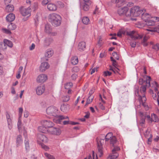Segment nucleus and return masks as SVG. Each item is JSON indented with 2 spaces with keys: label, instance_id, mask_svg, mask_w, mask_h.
Masks as SVG:
<instances>
[{
  "label": "nucleus",
  "instance_id": "obj_19",
  "mask_svg": "<svg viewBox=\"0 0 159 159\" xmlns=\"http://www.w3.org/2000/svg\"><path fill=\"white\" fill-rule=\"evenodd\" d=\"M23 143V140H22L21 136L19 135L17 136L16 139V147H18L20 146Z\"/></svg>",
  "mask_w": 159,
  "mask_h": 159
},
{
  "label": "nucleus",
  "instance_id": "obj_40",
  "mask_svg": "<svg viewBox=\"0 0 159 159\" xmlns=\"http://www.w3.org/2000/svg\"><path fill=\"white\" fill-rule=\"evenodd\" d=\"M112 134L111 133H108L105 137V141H107L112 137Z\"/></svg>",
  "mask_w": 159,
  "mask_h": 159
},
{
  "label": "nucleus",
  "instance_id": "obj_56",
  "mask_svg": "<svg viewBox=\"0 0 159 159\" xmlns=\"http://www.w3.org/2000/svg\"><path fill=\"white\" fill-rule=\"evenodd\" d=\"M113 147H114V148L112 149V151L113 152H116V151L119 150L120 149L119 147L116 146L115 145H114V146Z\"/></svg>",
  "mask_w": 159,
  "mask_h": 159
},
{
  "label": "nucleus",
  "instance_id": "obj_4",
  "mask_svg": "<svg viewBox=\"0 0 159 159\" xmlns=\"http://www.w3.org/2000/svg\"><path fill=\"white\" fill-rule=\"evenodd\" d=\"M103 141V139L99 140V141L98 140L97 141L98 152L96 153V159H97L98 155L101 157L103 154L102 145L103 142L102 141Z\"/></svg>",
  "mask_w": 159,
  "mask_h": 159
},
{
  "label": "nucleus",
  "instance_id": "obj_44",
  "mask_svg": "<svg viewBox=\"0 0 159 159\" xmlns=\"http://www.w3.org/2000/svg\"><path fill=\"white\" fill-rule=\"evenodd\" d=\"M93 98V96H89L87 100L86 105L90 103L92 101Z\"/></svg>",
  "mask_w": 159,
  "mask_h": 159
},
{
  "label": "nucleus",
  "instance_id": "obj_53",
  "mask_svg": "<svg viewBox=\"0 0 159 159\" xmlns=\"http://www.w3.org/2000/svg\"><path fill=\"white\" fill-rule=\"evenodd\" d=\"M2 31L3 32H4L6 34H10L11 33V32L9 30L6 29L2 28Z\"/></svg>",
  "mask_w": 159,
  "mask_h": 159
},
{
  "label": "nucleus",
  "instance_id": "obj_13",
  "mask_svg": "<svg viewBox=\"0 0 159 159\" xmlns=\"http://www.w3.org/2000/svg\"><path fill=\"white\" fill-rule=\"evenodd\" d=\"M45 90L44 85H40L38 86L36 90V92L37 95H41L43 93Z\"/></svg>",
  "mask_w": 159,
  "mask_h": 159
},
{
  "label": "nucleus",
  "instance_id": "obj_23",
  "mask_svg": "<svg viewBox=\"0 0 159 159\" xmlns=\"http://www.w3.org/2000/svg\"><path fill=\"white\" fill-rule=\"evenodd\" d=\"M91 4L82 3H80V7L84 11H87L89 10V6Z\"/></svg>",
  "mask_w": 159,
  "mask_h": 159
},
{
  "label": "nucleus",
  "instance_id": "obj_1",
  "mask_svg": "<svg viewBox=\"0 0 159 159\" xmlns=\"http://www.w3.org/2000/svg\"><path fill=\"white\" fill-rule=\"evenodd\" d=\"M61 18L59 15L56 13H52L49 16V21L54 26H58L60 25Z\"/></svg>",
  "mask_w": 159,
  "mask_h": 159
},
{
  "label": "nucleus",
  "instance_id": "obj_22",
  "mask_svg": "<svg viewBox=\"0 0 159 159\" xmlns=\"http://www.w3.org/2000/svg\"><path fill=\"white\" fill-rule=\"evenodd\" d=\"M141 19L146 22L148 21L151 17V16L148 13H143L142 14Z\"/></svg>",
  "mask_w": 159,
  "mask_h": 159
},
{
  "label": "nucleus",
  "instance_id": "obj_32",
  "mask_svg": "<svg viewBox=\"0 0 159 159\" xmlns=\"http://www.w3.org/2000/svg\"><path fill=\"white\" fill-rule=\"evenodd\" d=\"M82 20L83 23L85 25L88 24L90 21L89 19L87 16H85L83 17Z\"/></svg>",
  "mask_w": 159,
  "mask_h": 159
},
{
  "label": "nucleus",
  "instance_id": "obj_24",
  "mask_svg": "<svg viewBox=\"0 0 159 159\" xmlns=\"http://www.w3.org/2000/svg\"><path fill=\"white\" fill-rule=\"evenodd\" d=\"M69 106L68 104H62L61 107V111L63 112H66L68 111L69 109Z\"/></svg>",
  "mask_w": 159,
  "mask_h": 159
},
{
  "label": "nucleus",
  "instance_id": "obj_61",
  "mask_svg": "<svg viewBox=\"0 0 159 159\" xmlns=\"http://www.w3.org/2000/svg\"><path fill=\"white\" fill-rule=\"evenodd\" d=\"M23 110L22 108V107L19 108V115L20 117H21L22 112H23Z\"/></svg>",
  "mask_w": 159,
  "mask_h": 159
},
{
  "label": "nucleus",
  "instance_id": "obj_26",
  "mask_svg": "<svg viewBox=\"0 0 159 159\" xmlns=\"http://www.w3.org/2000/svg\"><path fill=\"white\" fill-rule=\"evenodd\" d=\"M141 118L139 121V123L141 126H143V125L145 123V120L146 118V116L141 113Z\"/></svg>",
  "mask_w": 159,
  "mask_h": 159
},
{
  "label": "nucleus",
  "instance_id": "obj_28",
  "mask_svg": "<svg viewBox=\"0 0 159 159\" xmlns=\"http://www.w3.org/2000/svg\"><path fill=\"white\" fill-rule=\"evenodd\" d=\"M71 62L72 64L75 65L78 62V59L76 56H74L71 58Z\"/></svg>",
  "mask_w": 159,
  "mask_h": 159
},
{
  "label": "nucleus",
  "instance_id": "obj_33",
  "mask_svg": "<svg viewBox=\"0 0 159 159\" xmlns=\"http://www.w3.org/2000/svg\"><path fill=\"white\" fill-rule=\"evenodd\" d=\"M158 121V118L156 115L153 114L152 115V118L151 119V122H157Z\"/></svg>",
  "mask_w": 159,
  "mask_h": 159
},
{
  "label": "nucleus",
  "instance_id": "obj_54",
  "mask_svg": "<svg viewBox=\"0 0 159 159\" xmlns=\"http://www.w3.org/2000/svg\"><path fill=\"white\" fill-rule=\"evenodd\" d=\"M70 99V96L68 95H66L63 97V101L64 102H66L68 101Z\"/></svg>",
  "mask_w": 159,
  "mask_h": 159
},
{
  "label": "nucleus",
  "instance_id": "obj_11",
  "mask_svg": "<svg viewBox=\"0 0 159 159\" xmlns=\"http://www.w3.org/2000/svg\"><path fill=\"white\" fill-rule=\"evenodd\" d=\"M42 125H44L47 129H50L53 127L54 125V123L49 120H44L42 123Z\"/></svg>",
  "mask_w": 159,
  "mask_h": 159
},
{
  "label": "nucleus",
  "instance_id": "obj_41",
  "mask_svg": "<svg viewBox=\"0 0 159 159\" xmlns=\"http://www.w3.org/2000/svg\"><path fill=\"white\" fill-rule=\"evenodd\" d=\"M9 29L11 30H13L16 28V25L13 23H11L8 25Z\"/></svg>",
  "mask_w": 159,
  "mask_h": 159
},
{
  "label": "nucleus",
  "instance_id": "obj_63",
  "mask_svg": "<svg viewBox=\"0 0 159 159\" xmlns=\"http://www.w3.org/2000/svg\"><path fill=\"white\" fill-rule=\"evenodd\" d=\"M49 1L48 0H43L42 2V4L43 5H45L48 4Z\"/></svg>",
  "mask_w": 159,
  "mask_h": 159
},
{
  "label": "nucleus",
  "instance_id": "obj_15",
  "mask_svg": "<svg viewBox=\"0 0 159 159\" xmlns=\"http://www.w3.org/2000/svg\"><path fill=\"white\" fill-rule=\"evenodd\" d=\"M49 66L47 62L42 63L40 65L39 70L41 72H43L49 68Z\"/></svg>",
  "mask_w": 159,
  "mask_h": 159
},
{
  "label": "nucleus",
  "instance_id": "obj_58",
  "mask_svg": "<svg viewBox=\"0 0 159 159\" xmlns=\"http://www.w3.org/2000/svg\"><path fill=\"white\" fill-rule=\"evenodd\" d=\"M111 61L113 62L112 65L114 66H117L116 64V61L112 57H111Z\"/></svg>",
  "mask_w": 159,
  "mask_h": 159
},
{
  "label": "nucleus",
  "instance_id": "obj_57",
  "mask_svg": "<svg viewBox=\"0 0 159 159\" xmlns=\"http://www.w3.org/2000/svg\"><path fill=\"white\" fill-rule=\"evenodd\" d=\"M41 145L42 148L46 150H47L49 149V148L47 146L45 145L43 143H41Z\"/></svg>",
  "mask_w": 159,
  "mask_h": 159
},
{
  "label": "nucleus",
  "instance_id": "obj_17",
  "mask_svg": "<svg viewBox=\"0 0 159 159\" xmlns=\"http://www.w3.org/2000/svg\"><path fill=\"white\" fill-rule=\"evenodd\" d=\"M48 9L50 11H54L57 9L56 5L52 3H49L47 5Z\"/></svg>",
  "mask_w": 159,
  "mask_h": 159
},
{
  "label": "nucleus",
  "instance_id": "obj_7",
  "mask_svg": "<svg viewBox=\"0 0 159 159\" xmlns=\"http://www.w3.org/2000/svg\"><path fill=\"white\" fill-rule=\"evenodd\" d=\"M128 34L129 35L131 36L132 39L134 40L141 39L143 37L142 35L138 34L137 32L134 31H130L128 33Z\"/></svg>",
  "mask_w": 159,
  "mask_h": 159
},
{
  "label": "nucleus",
  "instance_id": "obj_18",
  "mask_svg": "<svg viewBox=\"0 0 159 159\" xmlns=\"http://www.w3.org/2000/svg\"><path fill=\"white\" fill-rule=\"evenodd\" d=\"M78 49L80 51H84L86 48V43L82 41L79 43L78 46Z\"/></svg>",
  "mask_w": 159,
  "mask_h": 159
},
{
  "label": "nucleus",
  "instance_id": "obj_46",
  "mask_svg": "<svg viewBox=\"0 0 159 159\" xmlns=\"http://www.w3.org/2000/svg\"><path fill=\"white\" fill-rule=\"evenodd\" d=\"M45 156L48 159H55V157L52 155H51L48 153H45L44 154Z\"/></svg>",
  "mask_w": 159,
  "mask_h": 159
},
{
  "label": "nucleus",
  "instance_id": "obj_45",
  "mask_svg": "<svg viewBox=\"0 0 159 159\" xmlns=\"http://www.w3.org/2000/svg\"><path fill=\"white\" fill-rule=\"evenodd\" d=\"M73 86V84L71 82L67 83L65 85V88L66 89H69Z\"/></svg>",
  "mask_w": 159,
  "mask_h": 159
},
{
  "label": "nucleus",
  "instance_id": "obj_30",
  "mask_svg": "<svg viewBox=\"0 0 159 159\" xmlns=\"http://www.w3.org/2000/svg\"><path fill=\"white\" fill-rule=\"evenodd\" d=\"M4 42L5 45L7 47L8 46L10 47H12L13 46V44L11 41L7 39H4Z\"/></svg>",
  "mask_w": 159,
  "mask_h": 159
},
{
  "label": "nucleus",
  "instance_id": "obj_51",
  "mask_svg": "<svg viewBox=\"0 0 159 159\" xmlns=\"http://www.w3.org/2000/svg\"><path fill=\"white\" fill-rule=\"evenodd\" d=\"M113 56L117 60H118L119 58V56L117 53L116 52H114L112 54Z\"/></svg>",
  "mask_w": 159,
  "mask_h": 159
},
{
  "label": "nucleus",
  "instance_id": "obj_35",
  "mask_svg": "<svg viewBox=\"0 0 159 159\" xmlns=\"http://www.w3.org/2000/svg\"><path fill=\"white\" fill-rule=\"evenodd\" d=\"M148 39V37L146 36H145L143 37V39L142 41V44L144 46H146L148 45V43L147 41Z\"/></svg>",
  "mask_w": 159,
  "mask_h": 159
},
{
  "label": "nucleus",
  "instance_id": "obj_39",
  "mask_svg": "<svg viewBox=\"0 0 159 159\" xmlns=\"http://www.w3.org/2000/svg\"><path fill=\"white\" fill-rule=\"evenodd\" d=\"M148 86H146V84L143 85L140 88V92L144 94L146 90V87Z\"/></svg>",
  "mask_w": 159,
  "mask_h": 159
},
{
  "label": "nucleus",
  "instance_id": "obj_20",
  "mask_svg": "<svg viewBox=\"0 0 159 159\" xmlns=\"http://www.w3.org/2000/svg\"><path fill=\"white\" fill-rule=\"evenodd\" d=\"M38 129L39 132L43 133L48 132L49 131V129H47V127H45V126L43 125L39 127L38 128Z\"/></svg>",
  "mask_w": 159,
  "mask_h": 159
},
{
  "label": "nucleus",
  "instance_id": "obj_2",
  "mask_svg": "<svg viewBox=\"0 0 159 159\" xmlns=\"http://www.w3.org/2000/svg\"><path fill=\"white\" fill-rule=\"evenodd\" d=\"M143 11L142 10L140 9L139 7H133L130 10L129 16H138L142 14Z\"/></svg>",
  "mask_w": 159,
  "mask_h": 159
},
{
  "label": "nucleus",
  "instance_id": "obj_59",
  "mask_svg": "<svg viewBox=\"0 0 159 159\" xmlns=\"http://www.w3.org/2000/svg\"><path fill=\"white\" fill-rule=\"evenodd\" d=\"M111 2L114 3H121L122 4L124 2V1H123L122 2H120L119 1L120 0H111Z\"/></svg>",
  "mask_w": 159,
  "mask_h": 159
},
{
  "label": "nucleus",
  "instance_id": "obj_37",
  "mask_svg": "<svg viewBox=\"0 0 159 159\" xmlns=\"http://www.w3.org/2000/svg\"><path fill=\"white\" fill-rule=\"evenodd\" d=\"M137 94L138 96H139V98L141 99L140 101V102H144L146 101L147 99L145 97V96L144 94H143L142 97L141 96L139 95V92H138V91L137 92Z\"/></svg>",
  "mask_w": 159,
  "mask_h": 159
},
{
  "label": "nucleus",
  "instance_id": "obj_12",
  "mask_svg": "<svg viewBox=\"0 0 159 159\" xmlns=\"http://www.w3.org/2000/svg\"><path fill=\"white\" fill-rule=\"evenodd\" d=\"M47 79V77L45 74L39 75L37 78V81L38 83L44 82Z\"/></svg>",
  "mask_w": 159,
  "mask_h": 159
},
{
  "label": "nucleus",
  "instance_id": "obj_50",
  "mask_svg": "<svg viewBox=\"0 0 159 159\" xmlns=\"http://www.w3.org/2000/svg\"><path fill=\"white\" fill-rule=\"evenodd\" d=\"M21 122L20 119H19L17 123V126L19 130L20 131L21 126Z\"/></svg>",
  "mask_w": 159,
  "mask_h": 159
},
{
  "label": "nucleus",
  "instance_id": "obj_16",
  "mask_svg": "<svg viewBox=\"0 0 159 159\" xmlns=\"http://www.w3.org/2000/svg\"><path fill=\"white\" fill-rule=\"evenodd\" d=\"M53 42V39L51 38H46L44 40L43 45L44 47H48Z\"/></svg>",
  "mask_w": 159,
  "mask_h": 159
},
{
  "label": "nucleus",
  "instance_id": "obj_49",
  "mask_svg": "<svg viewBox=\"0 0 159 159\" xmlns=\"http://www.w3.org/2000/svg\"><path fill=\"white\" fill-rule=\"evenodd\" d=\"M79 70L78 67L75 66L72 69V71L74 72H77Z\"/></svg>",
  "mask_w": 159,
  "mask_h": 159
},
{
  "label": "nucleus",
  "instance_id": "obj_14",
  "mask_svg": "<svg viewBox=\"0 0 159 159\" xmlns=\"http://www.w3.org/2000/svg\"><path fill=\"white\" fill-rule=\"evenodd\" d=\"M68 117L67 116L65 117L63 116L60 115L58 116L57 117L53 119V121L57 123H61L62 120L67 119H68Z\"/></svg>",
  "mask_w": 159,
  "mask_h": 159
},
{
  "label": "nucleus",
  "instance_id": "obj_21",
  "mask_svg": "<svg viewBox=\"0 0 159 159\" xmlns=\"http://www.w3.org/2000/svg\"><path fill=\"white\" fill-rule=\"evenodd\" d=\"M15 18L14 14L12 13H11L6 16V20L8 22H11L15 20Z\"/></svg>",
  "mask_w": 159,
  "mask_h": 159
},
{
  "label": "nucleus",
  "instance_id": "obj_10",
  "mask_svg": "<svg viewBox=\"0 0 159 159\" xmlns=\"http://www.w3.org/2000/svg\"><path fill=\"white\" fill-rule=\"evenodd\" d=\"M38 142H43V143H46L48 141V139L45 135L42 134H38Z\"/></svg>",
  "mask_w": 159,
  "mask_h": 159
},
{
  "label": "nucleus",
  "instance_id": "obj_52",
  "mask_svg": "<svg viewBox=\"0 0 159 159\" xmlns=\"http://www.w3.org/2000/svg\"><path fill=\"white\" fill-rule=\"evenodd\" d=\"M152 48L156 51H157L159 49V44L157 43L153 46Z\"/></svg>",
  "mask_w": 159,
  "mask_h": 159
},
{
  "label": "nucleus",
  "instance_id": "obj_47",
  "mask_svg": "<svg viewBox=\"0 0 159 159\" xmlns=\"http://www.w3.org/2000/svg\"><path fill=\"white\" fill-rule=\"evenodd\" d=\"M7 123L8 126V128L9 129H11L12 128V126L11 125V118L7 119Z\"/></svg>",
  "mask_w": 159,
  "mask_h": 159
},
{
  "label": "nucleus",
  "instance_id": "obj_43",
  "mask_svg": "<svg viewBox=\"0 0 159 159\" xmlns=\"http://www.w3.org/2000/svg\"><path fill=\"white\" fill-rule=\"evenodd\" d=\"M147 30L151 32H157L159 33V27H154L152 29H148Z\"/></svg>",
  "mask_w": 159,
  "mask_h": 159
},
{
  "label": "nucleus",
  "instance_id": "obj_9",
  "mask_svg": "<svg viewBox=\"0 0 159 159\" xmlns=\"http://www.w3.org/2000/svg\"><path fill=\"white\" fill-rule=\"evenodd\" d=\"M48 130V133L51 134L59 135L61 133V130L58 128L52 127Z\"/></svg>",
  "mask_w": 159,
  "mask_h": 159
},
{
  "label": "nucleus",
  "instance_id": "obj_60",
  "mask_svg": "<svg viewBox=\"0 0 159 159\" xmlns=\"http://www.w3.org/2000/svg\"><path fill=\"white\" fill-rule=\"evenodd\" d=\"M57 5L61 7H64V4L61 1H58L57 2Z\"/></svg>",
  "mask_w": 159,
  "mask_h": 159
},
{
  "label": "nucleus",
  "instance_id": "obj_62",
  "mask_svg": "<svg viewBox=\"0 0 159 159\" xmlns=\"http://www.w3.org/2000/svg\"><path fill=\"white\" fill-rule=\"evenodd\" d=\"M130 45L132 48H134L136 46V42L134 41H132L130 43Z\"/></svg>",
  "mask_w": 159,
  "mask_h": 159
},
{
  "label": "nucleus",
  "instance_id": "obj_36",
  "mask_svg": "<svg viewBox=\"0 0 159 159\" xmlns=\"http://www.w3.org/2000/svg\"><path fill=\"white\" fill-rule=\"evenodd\" d=\"M110 144H112L113 146H114L115 144L117 142V139L115 136H113L110 140Z\"/></svg>",
  "mask_w": 159,
  "mask_h": 159
},
{
  "label": "nucleus",
  "instance_id": "obj_64",
  "mask_svg": "<svg viewBox=\"0 0 159 159\" xmlns=\"http://www.w3.org/2000/svg\"><path fill=\"white\" fill-rule=\"evenodd\" d=\"M99 106L100 109L102 110H104L105 109V107L103 105L101 102L99 103Z\"/></svg>",
  "mask_w": 159,
  "mask_h": 159
},
{
  "label": "nucleus",
  "instance_id": "obj_55",
  "mask_svg": "<svg viewBox=\"0 0 159 159\" xmlns=\"http://www.w3.org/2000/svg\"><path fill=\"white\" fill-rule=\"evenodd\" d=\"M111 73L109 71H105L104 72L103 75L105 76H110L111 75Z\"/></svg>",
  "mask_w": 159,
  "mask_h": 159
},
{
  "label": "nucleus",
  "instance_id": "obj_42",
  "mask_svg": "<svg viewBox=\"0 0 159 159\" xmlns=\"http://www.w3.org/2000/svg\"><path fill=\"white\" fill-rule=\"evenodd\" d=\"M25 149L27 151L30 148L29 142L27 139H25Z\"/></svg>",
  "mask_w": 159,
  "mask_h": 159
},
{
  "label": "nucleus",
  "instance_id": "obj_29",
  "mask_svg": "<svg viewBox=\"0 0 159 159\" xmlns=\"http://www.w3.org/2000/svg\"><path fill=\"white\" fill-rule=\"evenodd\" d=\"M45 31L47 33L49 34L51 33L52 30L51 26L49 24H46L45 26Z\"/></svg>",
  "mask_w": 159,
  "mask_h": 159
},
{
  "label": "nucleus",
  "instance_id": "obj_27",
  "mask_svg": "<svg viewBox=\"0 0 159 159\" xmlns=\"http://www.w3.org/2000/svg\"><path fill=\"white\" fill-rule=\"evenodd\" d=\"M14 10V6L11 4H9L7 5L6 10L8 12H10Z\"/></svg>",
  "mask_w": 159,
  "mask_h": 159
},
{
  "label": "nucleus",
  "instance_id": "obj_3",
  "mask_svg": "<svg viewBox=\"0 0 159 159\" xmlns=\"http://www.w3.org/2000/svg\"><path fill=\"white\" fill-rule=\"evenodd\" d=\"M57 111L58 110L56 107L51 106L47 109L46 112L49 115L56 116L57 115Z\"/></svg>",
  "mask_w": 159,
  "mask_h": 159
},
{
  "label": "nucleus",
  "instance_id": "obj_8",
  "mask_svg": "<svg viewBox=\"0 0 159 159\" xmlns=\"http://www.w3.org/2000/svg\"><path fill=\"white\" fill-rule=\"evenodd\" d=\"M21 14L23 16H25L28 15L29 17L31 15V8L29 7L27 8L22 7L20 9Z\"/></svg>",
  "mask_w": 159,
  "mask_h": 159
},
{
  "label": "nucleus",
  "instance_id": "obj_5",
  "mask_svg": "<svg viewBox=\"0 0 159 159\" xmlns=\"http://www.w3.org/2000/svg\"><path fill=\"white\" fill-rule=\"evenodd\" d=\"M128 8L127 7L119 8L117 11L118 14L121 16H125L127 17L129 16V12H128Z\"/></svg>",
  "mask_w": 159,
  "mask_h": 159
},
{
  "label": "nucleus",
  "instance_id": "obj_48",
  "mask_svg": "<svg viewBox=\"0 0 159 159\" xmlns=\"http://www.w3.org/2000/svg\"><path fill=\"white\" fill-rule=\"evenodd\" d=\"M6 48V46L5 45L4 43L0 42V49H4Z\"/></svg>",
  "mask_w": 159,
  "mask_h": 159
},
{
  "label": "nucleus",
  "instance_id": "obj_38",
  "mask_svg": "<svg viewBox=\"0 0 159 159\" xmlns=\"http://www.w3.org/2000/svg\"><path fill=\"white\" fill-rule=\"evenodd\" d=\"M146 24L148 26H153L155 25V21H153L152 20H148V21L146 22Z\"/></svg>",
  "mask_w": 159,
  "mask_h": 159
},
{
  "label": "nucleus",
  "instance_id": "obj_31",
  "mask_svg": "<svg viewBox=\"0 0 159 159\" xmlns=\"http://www.w3.org/2000/svg\"><path fill=\"white\" fill-rule=\"evenodd\" d=\"M118 156V154L116 152H112V154L109 155L107 159H113L117 158Z\"/></svg>",
  "mask_w": 159,
  "mask_h": 159
},
{
  "label": "nucleus",
  "instance_id": "obj_25",
  "mask_svg": "<svg viewBox=\"0 0 159 159\" xmlns=\"http://www.w3.org/2000/svg\"><path fill=\"white\" fill-rule=\"evenodd\" d=\"M53 53V50L51 49H49L47 50L45 53V56L46 57H50L52 56Z\"/></svg>",
  "mask_w": 159,
  "mask_h": 159
},
{
  "label": "nucleus",
  "instance_id": "obj_6",
  "mask_svg": "<svg viewBox=\"0 0 159 159\" xmlns=\"http://www.w3.org/2000/svg\"><path fill=\"white\" fill-rule=\"evenodd\" d=\"M143 78L144 79H145V80H144L142 78L139 79V84L143 85L145 83L147 86L149 87L150 86V82L151 80V77L149 76H144Z\"/></svg>",
  "mask_w": 159,
  "mask_h": 159
},
{
  "label": "nucleus",
  "instance_id": "obj_34",
  "mask_svg": "<svg viewBox=\"0 0 159 159\" xmlns=\"http://www.w3.org/2000/svg\"><path fill=\"white\" fill-rule=\"evenodd\" d=\"M150 93L152 94V97L154 100H156L157 102L158 105H159V100H158V97L157 96L156 94V93L154 94L153 90L151 89L150 90Z\"/></svg>",
  "mask_w": 159,
  "mask_h": 159
}]
</instances>
